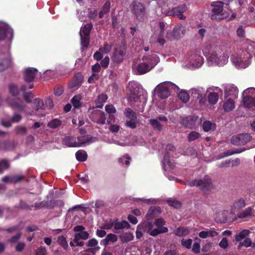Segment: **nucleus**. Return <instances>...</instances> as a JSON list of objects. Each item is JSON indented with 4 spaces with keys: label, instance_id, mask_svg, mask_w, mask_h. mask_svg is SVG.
<instances>
[{
    "label": "nucleus",
    "instance_id": "obj_31",
    "mask_svg": "<svg viewBox=\"0 0 255 255\" xmlns=\"http://www.w3.org/2000/svg\"><path fill=\"white\" fill-rule=\"evenodd\" d=\"M251 232L249 230L245 229L235 236V240L237 242L241 241L242 240L246 238L250 234Z\"/></svg>",
    "mask_w": 255,
    "mask_h": 255
},
{
    "label": "nucleus",
    "instance_id": "obj_43",
    "mask_svg": "<svg viewBox=\"0 0 255 255\" xmlns=\"http://www.w3.org/2000/svg\"><path fill=\"white\" fill-rule=\"evenodd\" d=\"M89 237V234L87 232L84 231L76 233L75 235L74 241H77L80 240H86Z\"/></svg>",
    "mask_w": 255,
    "mask_h": 255
},
{
    "label": "nucleus",
    "instance_id": "obj_41",
    "mask_svg": "<svg viewBox=\"0 0 255 255\" xmlns=\"http://www.w3.org/2000/svg\"><path fill=\"white\" fill-rule=\"evenodd\" d=\"M208 102L210 104L214 105L218 101L219 95L217 93L211 92L208 95Z\"/></svg>",
    "mask_w": 255,
    "mask_h": 255
},
{
    "label": "nucleus",
    "instance_id": "obj_49",
    "mask_svg": "<svg viewBox=\"0 0 255 255\" xmlns=\"http://www.w3.org/2000/svg\"><path fill=\"white\" fill-rule=\"evenodd\" d=\"M200 134L195 131H192L188 134V139L189 142L194 141L199 138Z\"/></svg>",
    "mask_w": 255,
    "mask_h": 255
},
{
    "label": "nucleus",
    "instance_id": "obj_45",
    "mask_svg": "<svg viewBox=\"0 0 255 255\" xmlns=\"http://www.w3.org/2000/svg\"><path fill=\"white\" fill-rule=\"evenodd\" d=\"M75 156L76 159H87L88 154L85 150L80 149L76 152Z\"/></svg>",
    "mask_w": 255,
    "mask_h": 255
},
{
    "label": "nucleus",
    "instance_id": "obj_46",
    "mask_svg": "<svg viewBox=\"0 0 255 255\" xmlns=\"http://www.w3.org/2000/svg\"><path fill=\"white\" fill-rule=\"evenodd\" d=\"M125 116L130 119L136 120L137 119L136 113L130 108H127L125 110Z\"/></svg>",
    "mask_w": 255,
    "mask_h": 255
},
{
    "label": "nucleus",
    "instance_id": "obj_32",
    "mask_svg": "<svg viewBox=\"0 0 255 255\" xmlns=\"http://www.w3.org/2000/svg\"><path fill=\"white\" fill-rule=\"evenodd\" d=\"M62 124V121L58 119H54L49 122L47 127L50 128L55 129L59 128Z\"/></svg>",
    "mask_w": 255,
    "mask_h": 255
},
{
    "label": "nucleus",
    "instance_id": "obj_19",
    "mask_svg": "<svg viewBox=\"0 0 255 255\" xmlns=\"http://www.w3.org/2000/svg\"><path fill=\"white\" fill-rule=\"evenodd\" d=\"M175 150L176 147L174 145L171 143H168L166 146L163 159H169V158L173 157V155L175 152Z\"/></svg>",
    "mask_w": 255,
    "mask_h": 255
},
{
    "label": "nucleus",
    "instance_id": "obj_17",
    "mask_svg": "<svg viewBox=\"0 0 255 255\" xmlns=\"http://www.w3.org/2000/svg\"><path fill=\"white\" fill-rule=\"evenodd\" d=\"M243 52L246 53L244 54L246 58L250 60L254 54V46L249 43H245L243 47Z\"/></svg>",
    "mask_w": 255,
    "mask_h": 255
},
{
    "label": "nucleus",
    "instance_id": "obj_22",
    "mask_svg": "<svg viewBox=\"0 0 255 255\" xmlns=\"http://www.w3.org/2000/svg\"><path fill=\"white\" fill-rule=\"evenodd\" d=\"M161 212L160 208L158 206H151L149 209L147 216L149 218H153L157 216Z\"/></svg>",
    "mask_w": 255,
    "mask_h": 255
},
{
    "label": "nucleus",
    "instance_id": "obj_8",
    "mask_svg": "<svg viewBox=\"0 0 255 255\" xmlns=\"http://www.w3.org/2000/svg\"><path fill=\"white\" fill-rule=\"evenodd\" d=\"M211 5L213 7L211 16L212 19L221 20L224 18L226 16L222 13L223 10V2L221 1H214L211 3Z\"/></svg>",
    "mask_w": 255,
    "mask_h": 255
},
{
    "label": "nucleus",
    "instance_id": "obj_59",
    "mask_svg": "<svg viewBox=\"0 0 255 255\" xmlns=\"http://www.w3.org/2000/svg\"><path fill=\"white\" fill-rule=\"evenodd\" d=\"M135 120L130 119L129 121H128L125 123V126L128 127L131 129H134L136 127V123L135 122Z\"/></svg>",
    "mask_w": 255,
    "mask_h": 255
},
{
    "label": "nucleus",
    "instance_id": "obj_47",
    "mask_svg": "<svg viewBox=\"0 0 255 255\" xmlns=\"http://www.w3.org/2000/svg\"><path fill=\"white\" fill-rule=\"evenodd\" d=\"M154 224L151 222L145 223L144 224L145 231L152 236H155L156 235H152V232H154V230L155 229L154 228Z\"/></svg>",
    "mask_w": 255,
    "mask_h": 255
},
{
    "label": "nucleus",
    "instance_id": "obj_62",
    "mask_svg": "<svg viewBox=\"0 0 255 255\" xmlns=\"http://www.w3.org/2000/svg\"><path fill=\"white\" fill-rule=\"evenodd\" d=\"M229 246L228 241L225 237L223 238L219 243V246L224 249H227Z\"/></svg>",
    "mask_w": 255,
    "mask_h": 255
},
{
    "label": "nucleus",
    "instance_id": "obj_29",
    "mask_svg": "<svg viewBox=\"0 0 255 255\" xmlns=\"http://www.w3.org/2000/svg\"><path fill=\"white\" fill-rule=\"evenodd\" d=\"M82 97L80 95H77L74 96L71 100L73 106L75 108L79 109L81 107L82 103L81 101Z\"/></svg>",
    "mask_w": 255,
    "mask_h": 255
},
{
    "label": "nucleus",
    "instance_id": "obj_60",
    "mask_svg": "<svg viewBox=\"0 0 255 255\" xmlns=\"http://www.w3.org/2000/svg\"><path fill=\"white\" fill-rule=\"evenodd\" d=\"M106 111L109 114H115L116 112V109L112 105H108L105 107Z\"/></svg>",
    "mask_w": 255,
    "mask_h": 255
},
{
    "label": "nucleus",
    "instance_id": "obj_52",
    "mask_svg": "<svg viewBox=\"0 0 255 255\" xmlns=\"http://www.w3.org/2000/svg\"><path fill=\"white\" fill-rule=\"evenodd\" d=\"M9 164L7 160H0V174L9 168Z\"/></svg>",
    "mask_w": 255,
    "mask_h": 255
},
{
    "label": "nucleus",
    "instance_id": "obj_25",
    "mask_svg": "<svg viewBox=\"0 0 255 255\" xmlns=\"http://www.w3.org/2000/svg\"><path fill=\"white\" fill-rule=\"evenodd\" d=\"M108 96L104 94H101L98 97L95 101V103L97 105L96 107L98 108H102L103 106L104 103L107 101Z\"/></svg>",
    "mask_w": 255,
    "mask_h": 255
},
{
    "label": "nucleus",
    "instance_id": "obj_27",
    "mask_svg": "<svg viewBox=\"0 0 255 255\" xmlns=\"http://www.w3.org/2000/svg\"><path fill=\"white\" fill-rule=\"evenodd\" d=\"M92 137L88 135L79 136L77 138V143L80 145L79 147L83 146L87 143H90L92 142Z\"/></svg>",
    "mask_w": 255,
    "mask_h": 255
},
{
    "label": "nucleus",
    "instance_id": "obj_15",
    "mask_svg": "<svg viewBox=\"0 0 255 255\" xmlns=\"http://www.w3.org/2000/svg\"><path fill=\"white\" fill-rule=\"evenodd\" d=\"M133 83H129L128 86V88L129 89V93L128 95V99L129 102H136L139 99L138 92L135 90H132L133 87Z\"/></svg>",
    "mask_w": 255,
    "mask_h": 255
},
{
    "label": "nucleus",
    "instance_id": "obj_10",
    "mask_svg": "<svg viewBox=\"0 0 255 255\" xmlns=\"http://www.w3.org/2000/svg\"><path fill=\"white\" fill-rule=\"evenodd\" d=\"M231 58L235 65L240 68H245L251 63L250 60L246 59V57L242 58L241 56L238 54L232 55Z\"/></svg>",
    "mask_w": 255,
    "mask_h": 255
},
{
    "label": "nucleus",
    "instance_id": "obj_48",
    "mask_svg": "<svg viewBox=\"0 0 255 255\" xmlns=\"http://www.w3.org/2000/svg\"><path fill=\"white\" fill-rule=\"evenodd\" d=\"M239 247H245L246 248H248L250 247H255V244L252 243V241H251V239L249 238H246L243 242H241L239 244Z\"/></svg>",
    "mask_w": 255,
    "mask_h": 255
},
{
    "label": "nucleus",
    "instance_id": "obj_57",
    "mask_svg": "<svg viewBox=\"0 0 255 255\" xmlns=\"http://www.w3.org/2000/svg\"><path fill=\"white\" fill-rule=\"evenodd\" d=\"M15 131L17 134L23 135L27 133V129L25 127L17 126L15 128Z\"/></svg>",
    "mask_w": 255,
    "mask_h": 255
},
{
    "label": "nucleus",
    "instance_id": "obj_38",
    "mask_svg": "<svg viewBox=\"0 0 255 255\" xmlns=\"http://www.w3.org/2000/svg\"><path fill=\"white\" fill-rule=\"evenodd\" d=\"M174 233L179 237L185 236L189 234V230L185 227H179L175 230Z\"/></svg>",
    "mask_w": 255,
    "mask_h": 255
},
{
    "label": "nucleus",
    "instance_id": "obj_53",
    "mask_svg": "<svg viewBox=\"0 0 255 255\" xmlns=\"http://www.w3.org/2000/svg\"><path fill=\"white\" fill-rule=\"evenodd\" d=\"M172 31L174 33V38L176 39L180 38L182 34V28L181 27H176Z\"/></svg>",
    "mask_w": 255,
    "mask_h": 255
},
{
    "label": "nucleus",
    "instance_id": "obj_12",
    "mask_svg": "<svg viewBox=\"0 0 255 255\" xmlns=\"http://www.w3.org/2000/svg\"><path fill=\"white\" fill-rule=\"evenodd\" d=\"M24 177L20 175H6L1 178V181L6 183L15 184L21 181Z\"/></svg>",
    "mask_w": 255,
    "mask_h": 255
},
{
    "label": "nucleus",
    "instance_id": "obj_61",
    "mask_svg": "<svg viewBox=\"0 0 255 255\" xmlns=\"http://www.w3.org/2000/svg\"><path fill=\"white\" fill-rule=\"evenodd\" d=\"M48 206V203L47 201H43L40 202H36L34 203L33 206L36 209H40Z\"/></svg>",
    "mask_w": 255,
    "mask_h": 255
},
{
    "label": "nucleus",
    "instance_id": "obj_50",
    "mask_svg": "<svg viewBox=\"0 0 255 255\" xmlns=\"http://www.w3.org/2000/svg\"><path fill=\"white\" fill-rule=\"evenodd\" d=\"M178 98L184 103H187L189 99V96L186 92L180 91L178 94Z\"/></svg>",
    "mask_w": 255,
    "mask_h": 255
},
{
    "label": "nucleus",
    "instance_id": "obj_11",
    "mask_svg": "<svg viewBox=\"0 0 255 255\" xmlns=\"http://www.w3.org/2000/svg\"><path fill=\"white\" fill-rule=\"evenodd\" d=\"M38 72V70L33 67L27 68L23 72V78L25 82L30 83L32 82Z\"/></svg>",
    "mask_w": 255,
    "mask_h": 255
},
{
    "label": "nucleus",
    "instance_id": "obj_30",
    "mask_svg": "<svg viewBox=\"0 0 255 255\" xmlns=\"http://www.w3.org/2000/svg\"><path fill=\"white\" fill-rule=\"evenodd\" d=\"M92 28L93 24L91 23H87L81 27L80 32L85 36H89Z\"/></svg>",
    "mask_w": 255,
    "mask_h": 255
},
{
    "label": "nucleus",
    "instance_id": "obj_20",
    "mask_svg": "<svg viewBox=\"0 0 255 255\" xmlns=\"http://www.w3.org/2000/svg\"><path fill=\"white\" fill-rule=\"evenodd\" d=\"M117 240L118 238L115 234H109L107 236L105 239L101 241L100 244L104 246H107L109 243H115Z\"/></svg>",
    "mask_w": 255,
    "mask_h": 255
},
{
    "label": "nucleus",
    "instance_id": "obj_9",
    "mask_svg": "<svg viewBox=\"0 0 255 255\" xmlns=\"http://www.w3.org/2000/svg\"><path fill=\"white\" fill-rule=\"evenodd\" d=\"M252 139V136L249 133H244L232 137L231 142L236 145H244L249 142Z\"/></svg>",
    "mask_w": 255,
    "mask_h": 255
},
{
    "label": "nucleus",
    "instance_id": "obj_56",
    "mask_svg": "<svg viewBox=\"0 0 255 255\" xmlns=\"http://www.w3.org/2000/svg\"><path fill=\"white\" fill-rule=\"evenodd\" d=\"M57 242L64 249H66L68 247V244L66 242V238L64 236L59 237L57 239Z\"/></svg>",
    "mask_w": 255,
    "mask_h": 255
},
{
    "label": "nucleus",
    "instance_id": "obj_39",
    "mask_svg": "<svg viewBox=\"0 0 255 255\" xmlns=\"http://www.w3.org/2000/svg\"><path fill=\"white\" fill-rule=\"evenodd\" d=\"M201 240L199 238L196 237L194 239V243L192 247V251L195 254H199L200 252V243Z\"/></svg>",
    "mask_w": 255,
    "mask_h": 255
},
{
    "label": "nucleus",
    "instance_id": "obj_55",
    "mask_svg": "<svg viewBox=\"0 0 255 255\" xmlns=\"http://www.w3.org/2000/svg\"><path fill=\"white\" fill-rule=\"evenodd\" d=\"M34 104L36 105V110L44 109L45 106L43 101L38 98H36L34 99Z\"/></svg>",
    "mask_w": 255,
    "mask_h": 255
},
{
    "label": "nucleus",
    "instance_id": "obj_5",
    "mask_svg": "<svg viewBox=\"0 0 255 255\" xmlns=\"http://www.w3.org/2000/svg\"><path fill=\"white\" fill-rule=\"evenodd\" d=\"M131 10L136 19L143 21L145 15V7L144 4L136 0H133L131 4Z\"/></svg>",
    "mask_w": 255,
    "mask_h": 255
},
{
    "label": "nucleus",
    "instance_id": "obj_23",
    "mask_svg": "<svg viewBox=\"0 0 255 255\" xmlns=\"http://www.w3.org/2000/svg\"><path fill=\"white\" fill-rule=\"evenodd\" d=\"M218 235V233L214 230L203 231L199 233V236L202 239H206L208 237H213Z\"/></svg>",
    "mask_w": 255,
    "mask_h": 255
},
{
    "label": "nucleus",
    "instance_id": "obj_44",
    "mask_svg": "<svg viewBox=\"0 0 255 255\" xmlns=\"http://www.w3.org/2000/svg\"><path fill=\"white\" fill-rule=\"evenodd\" d=\"M106 118L105 113L104 112L99 111L98 119L94 122L98 124L104 125L106 124Z\"/></svg>",
    "mask_w": 255,
    "mask_h": 255
},
{
    "label": "nucleus",
    "instance_id": "obj_34",
    "mask_svg": "<svg viewBox=\"0 0 255 255\" xmlns=\"http://www.w3.org/2000/svg\"><path fill=\"white\" fill-rule=\"evenodd\" d=\"M240 164V160H226L219 165V167L224 168L228 167L229 166H236Z\"/></svg>",
    "mask_w": 255,
    "mask_h": 255
},
{
    "label": "nucleus",
    "instance_id": "obj_40",
    "mask_svg": "<svg viewBox=\"0 0 255 255\" xmlns=\"http://www.w3.org/2000/svg\"><path fill=\"white\" fill-rule=\"evenodd\" d=\"M80 35L81 38V44L82 46V48H88L90 43L89 36H83L81 32H80Z\"/></svg>",
    "mask_w": 255,
    "mask_h": 255
},
{
    "label": "nucleus",
    "instance_id": "obj_2",
    "mask_svg": "<svg viewBox=\"0 0 255 255\" xmlns=\"http://www.w3.org/2000/svg\"><path fill=\"white\" fill-rule=\"evenodd\" d=\"M247 205L246 200L243 197H241L235 200L231 206L230 213L232 214L237 213V216L239 218H245L250 216L252 214L253 209L251 207L247 208L242 212H240Z\"/></svg>",
    "mask_w": 255,
    "mask_h": 255
},
{
    "label": "nucleus",
    "instance_id": "obj_7",
    "mask_svg": "<svg viewBox=\"0 0 255 255\" xmlns=\"http://www.w3.org/2000/svg\"><path fill=\"white\" fill-rule=\"evenodd\" d=\"M127 50L126 47L119 45L114 48L111 60L113 63L116 64L122 63L126 57Z\"/></svg>",
    "mask_w": 255,
    "mask_h": 255
},
{
    "label": "nucleus",
    "instance_id": "obj_4",
    "mask_svg": "<svg viewBox=\"0 0 255 255\" xmlns=\"http://www.w3.org/2000/svg\"><path fill=\"white\" fill-rule=\"evenodd\" d=\"M187 185L190 187H198L205 193L214 188L211 179L208 175L205 176L202 179L189 181Z\"/></svg>",
    "mask_w": 255,
    "mask_h": 255
},
{
    "label": "nucleus",
    "instance_id": "obj_58",
    "mask_svg": "<svg viewBox=\"0 0 255 255\" xmlns=\"http://www.w3.org/2000/svg\"><path fill=\"white\" fill-rule=\"evenodd\" d=\"M192 244V240L191 239L187 240L182 239L181 240V244L183 246L187 249H191Z\"/></svg>",
    "mask_w": 255,
    "mask_h": 255
},
{
    "label": "nucleus",
    "instance_id": "obj_21",
    "mask_svg": "<svg viewBox=\"0 0 255 255\" xmlns=\"http://www.w3.org/2000/svg\"><path fill=\"white\" fill-rule=\"evenodd\" d=\"M243 101L246 107L250 108L252 106L255 107V96L254 97L250 95L244 96Z\"/></svg>",
    "mask_w": 255,
    "mask_h": 255
},
{
    "label": "nucleus",
    "instance_id": "obj_14",
    "mask_svg": "<svg viewBox=\"0 0 255 255\" xmlns=\"http://www.w3.org/2000/svg\"><path fill=\"white\" fill-rule=\"evenodd\" d=\"M8 103L12 109L17 111H23L25 109L24 104L23 102L19 99L18 100H15L14 99H8Z\"/></svg>",
    "mask_w": 255,
    "mask_h": 255
},
{
    "label": "nucleus",
    "instance_id": "obj_64",
    "mask_svg": "<svg viewBox=\"0 0 255 255\" xmlns=\"http://www.w3.org/2000/svg\"><path fill=\"white\" fill-rule=\"evenodd\" d=\"M22 119V117L20 115L18 114H14L11 118V122L12 123H18Z\"/></svg>",
    "mask_w": 255,
    "mask_h": 255
},
{
    "label": "nucleus",
    "instance_id": "obj_42",
    "mask_svg": "<svg viewBox=\"0 0 255 255\" xmlns=\"http://www.w3.org/2000/svg\"><path fill=\"white\" fill-rule=\"evenodd\" d=\"M149 124L155 130L160 131L162 129L161 124L157 119H150L149 120Z\"/></svg>",
    "mask_w": 255,
    "mask_h": 255
},
{
    "label": "nucleus",
    "instance_id": "obj_6",
    "mask_svg": "<svg viewBox=\"0 0 255 255\" xmlns=\"http://www.w3.org/2000/svg\"><path fill=\"white\" fill-rule=\"evenodd\" d=\"M173 86L177 87L170 82L160 84L154 89L155 95L160 99H166L170 95L169 88Z\"/></svg>",
    "mask_w": 255,
    "mask_h": 255
},
{
    "label": "nucleus",
    "instance_id": "obj_1",
    "mask_svg": "<svg viewBox=\"0 0 255 255\" xmlns=\"http://www.w3.org/2000/svg\"><path fill=\"white\" fill-rule=\"evenodd\" d=\"M203 53L209 61L219 66L225 65L227 62L228 57L220 46H206L203 49Z\"/></svg>",
    "mask_w": 255,
    "mask_h": 255
},
{
    "label": "nucleus",
    "instance_id": "obj_3",
    "mask_svg": "<svg viewBox=\"0 0 255 255\" xmlns=\"http://www.w3.org/2000/svg\"><path fill=\"white\" fill-rule=\"evenodd\" d=\"M143 62L139 63L136 69L137 75H143L150 71L157 64L156 56L154 55H145L142 58Z\"/></svg>",
    "mask_w": 255,
    "mask_h": 255
},
{
    "label": "nucleus",
    "instance_id": "obj_33",
    "mask_svg": "<svg viewBox=\"0 0 255 255\" xmlns=\"http://www.w3.org/2000/svg\"><path fill=\"white\" fill-rule=\"evenodd\" d=\"M11 61L9 58L3 59L0 62V72H2L11 66Z\"/></svg>",
    "mask_w": 255,
    "mask_h": 255
},
{
    "label": "nucleus",
    "instance_id": "obj_36",
    "mask_svg": "<svg viewBox=\"0 0 255 255\" xmlns=\"http://www.w3.org/2000/svg\"><path fill=\"white\" fill-rule=\"evenodd\" d=\"M186 6L185 5H182L179 6L175 7L172 9L171 10L170 14H172L174 15H181V13L184 12Z\"/></svg>",
    "mask_w": 255,
    "mask_h": 255
},
{
    "label": "nucleus",
    "instance_id": "obj_51",
    "mask_svg": "<svg viewBox=\"0 0 255 255\" xmlns=\"http://www.w3.org/2000/svg\"><path fill=\"white\" fill-rule=\"evenodd\" d=\"M9 90L10 94L14 97L17 96L19 93L18 87L14 84L9 85Z\"/></svg>",
    "mask_w": 255,
    "mask_h": 255
},
{
    "label": "nucleus",
    "instance_id": "obj_54",
    "mask_svg": "<svg viewBox=\"0 0 255 255\" xmlns=\"http://www.w3.org/2000/svg\"><path fill=\"white\" fill-rule=\"evenodd\" d=\"M168 232V229L166 227H159L158 228H155L154 230V232H152V235H158L159 234L165 233Z\"/></svg>",
    "mask_w": 255,
    "mask_h": 255
},
{
    "label": "nucleus",
    "instance_id": "obj_28",
    "mask_svg": "<svg viewBox=\"0 0 255 255\" xmlns=\"http://www.w3.org/2000/svg\"><path fill=\"white\" fill-rule=\"evenodd\" d=\"M216 125L209 121H205L202 124L203 129L206 132H208L210 130H214L216 129Z\"/></svg>",
    "mask_w": 255,
    "mask_h": 255
},
{
    "label": "nucleus",
    "instance_id": "obj_35",
    "mask_svg": "<svg viewBox=\"0 0 255 255\" xmlns=\"http://www.w3.org/2000/svg\"><path fill=\"white\" fill-rule=\"evenodd\" d=\"M235 103L234 101L231 99L227 100L224 104L223 108L225 111L230 112L234 108Z\"/></svg>",
    "mask_w": 255,
    "mask_h": 255
},
{
    "label": "nucleus",
    "instance_id": "obj_63",
    "mask_svg": "<svg viewBox=\"0 0 255 255\" xmlns=\"http://www.w3.org/2000/svg\"><path fill=\"white\" fill-rule=\"evenodd\" d=\"M110 62V58L109 56H106L103 59H102L101 61V67H103V68H107Z\"/></svg>",
    "mask_w": 255,
    "mask_h": 255
},
{
    "label": "nucleus",
    "instance_id": "obj_24",
    "mask_svg": "<svg viewBox=\"0 0 255 255\" xmlns=\"http://www.w3.org/2000/svg\"><path fill=\"white\" fill-rule=\"evenodd\" d=\"M26 89V86L25 85H22L20 87V90L23 92V98L25 100V101L28 103H31V98H32L33 97V94L31 92H25V90Z\"/></svg>",
    "mask_w": 255,
    "mask_h": 255
},
{
    "label": "nucleus",
    "instance_id": "obj_37",
    "mask_svg": "<svg viewBox=\"0 0 255 255\" xmlns=\"http://www.w3.org/2000/svg\"><path fill=\"white\" fill-rule=\"evenodd\" d=\"M129 227V224L127 221H126L116 222L114 225V228L116 230H121L124 228L128 229Z\"/></svg>",
    "mask_w": 255,
    "mask_h": 255
},
{
    "label": "nucleus",
    "instance_id": "obj_13",
    "mask_svg": "<svg viewBox=\"0 0 255 255\" xmlns=\"http://www.w3.org/2000/svg\"><path fill=\"white\" fill-rule=\"evenodd\" d=\"M83 76L81 73H77L69 84V87L71 89L79 88L83 83Z\"/></svg>",
    "mask_w": 255,
    "mask_h": 255
},
{
    "label": "nucleus",
    "instance_id": "obj_16",
    "mask_svg": "<svg viewBox=\"0 0 255 255\" xmlns=\"http://www.w3.org/2000/svg\"><path fill=\"white\" fill-rule=\"evenodd\" d=\"M9 34L12 39L13 36L12 30L6 26H0V40H4Z\"/></svg>",
    "mask_w": 255,
    "mask_h": 255
},
{
    "label": "nucleus",
    "instance_id": "obj_18",
    "mask_svg": "<svg viewBox=\"0 0 255 255\" xmlns=\"http://www.w3.org/2000/svg\"><path fill=\"white\" fill-rule=\"evenodd\" d=\"M63 144L68 147H79L77 143V138L74 136H67L63 139Z\"/></svg>",
    "mask_w": 255,
    "mask_h": 255
},
{
    "label": "nucleus",
    "instance_id": "obj_26",
    "mask_svg": "<svg viewBox=\"0 0 255 255\" xmlns=\"http://www.w3.org/2000/svg\"><path fill=\"white\" fill-rule=\"evenodd\" d=\"M238 93L237 87L233 86H229L226 88L225 94L226 97L232 96L233 97H236Z\"/></svg>",
    "mask_w": 255,
    "mask_h": 255
}]
</instances>
